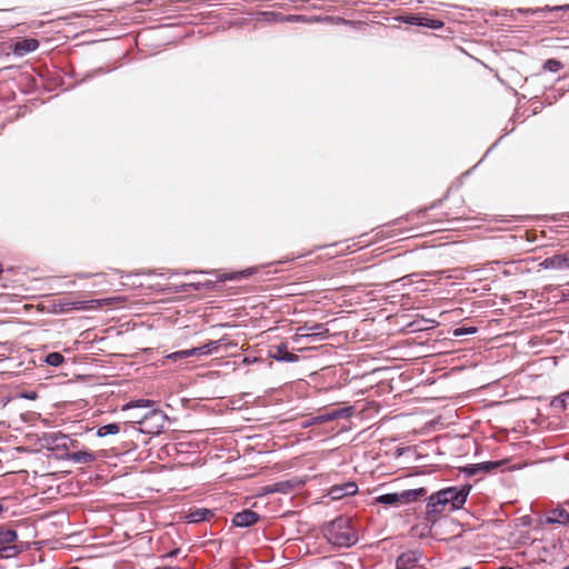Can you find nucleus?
Returning <instances> with one entry per match:
<instances>
[{
    "label": "nucleus",
    "instance_id": "1",
    "mask_svg": "<svg viewBox=\"0 0 569 569\" xmlns=\"http://www.w3.org/2000/svg\"><path fill=\"white\" fill-rule=\"evenodd\" d=\"M469 489L450 487L442 489L429 497L428 508L430 512L440 513L447 509H459L466 502Z\"/></svg>",
    "mask_w": 569,
    "mask_h": 569
},
{
    "label": "nucleus",
    "instance_id": "2",
    "mask_svg": "<svg viewBox=\"0 0 569 569\" xmlns=\"http://www.w3.org/2000/svg\"><path fill=\"white\" fill-rule=\"evenodd\" d=\"M328 541L338 547H349L357 541L356 533L348 518H337L331 521L325 532Z\"/></svg>",
    "mask_w": 569,
    "mask_h": 569
},
{
    "label": "nucleus",
    "instance_id": "3",
    "mask_svg": "<svg viewBox=\"0 0 569 569\" xmlns=\"http://www.w3.org/2000/svg\"><path fill=\"white\" fill-rule=\"evenodd\" d=\"M426 490L423 488L415 489V490H406L401 493H387L376 498L378 503L383 505H397L399 502H408L411 500H416L418 497L425 495Z\"/></svg>",
    "mask_w": 569,
    "mask_h": 569
},
{
    "label": "nucleus",
    "instance_id": "4",
    "mask_svg": "<svg viewBox=\"0 0 569 569\" xmlns=\"http://www.w3.org/2000/svg\"><path fill=\"white\" fill-rule=\"evenodd\" d=\"M17 538L14 530H0V557L9 558L18 553V548L13 546Z\"/></svg>",
    "mask_w": 569,
    "mask_h": 569
},
{
    "label": "nucleus",
    "instance_id": "5",
    "mask_svg": "<svg viewBox=\"0 0 569 569\" xmlns=\"http://www.w3.org/2000/svg\"><path fill=\"white\" fill-rule=\"evenodd\" d=\"M358 491V486L355 482H347L339 486L331 487L329 496L333 500L341 499L346 496H352Z\"/></svg>",
    "mask_w": 569,
    "mask_h": 569
},
{
    "label": "nucleus",
    "instance_id": "6",
    "mask_svg": "<svg viewBox=\"0 0 569 569\" xmlns=\"http://www.w3.org/2000/svg\"><path fill=\"white\" fill-rule=\"evenodd\" d=\"M259 519L258 513L252 510H243L234 515L232 523L236 527H249L256 523Z\"/></svg>",
    "mask_w": 569,
    "mask_h": 569
},
{
    "label": "nucleus",
    "instance_id": "7",
    "mask_svg": "<svg viewBox=\"0 0 569 569\" xmlns=\"http://www.w3.org/2000/svg\"><path fill=\"white\" fill-rule=\"evenodd\" d=\"M39 47V42L36 39H22L14 43V54L22 57L29 52L36 51Z\"/></svg>",
    "mask_w": 569,
    "mask_h": 569
},
{
    "label": "nucleus",
    "instance_id": "8",
    "mask_svg": "<svg viewBox=\"0 0 569 569\" xmlns=\"http://www.w3.org/2000/svg\"><path fill=\"white\" fill-rule=\"evenodd\" d=\"M113 302V299H94L88 301H79L74 303V309L77 310H97L103 307L110 306Z\"/></svg>",
    "mask_w": 569,
    "mask_h": 569
},
{
    "label": "nucleus",
    "instance_id": "9",
    "mask_svg": "<svg viewBox=\"0 0 569 569\" xmlns=\"http://www.w3.org/2000/svg\"><path fill=\"white\" fill-rule=\"evenodd\" d=\"M269 355L271 358L278 361L295 362L298 359L296 355L288 351V348L284 343L276 346L272 350H270Z\"/></svg>",
    "mask_w": 569,
    "mask_h": 569
},
{
    "label": "nucleus",
    "instance_id": "10",
    "mask_svg": "<svg viewBox=\"0 0 569 569\" xmlns=\"http://www.w3.org/2000/svg\"><path fill=\"white\" fill-rule=\"evenodd\" d=\"M419 558L420 556L416 551L403 552L397 559V569H410L418 562Z\"/></svg>",
    "mask_w": 569,
    "mask_h": 569
},
{
    "label": "nucleus",
    "instance_id": "11",
    "mask_svg": "<svg viewBox=\"0 0 569 569\" xmlns=\"http://www.w3.org/2000/svg\"><path fill=\"white\" fill-rule=\"evenodd\" d=\"M540 266L543 269H567L569 268V259L563 256H553L545 259Z\"/></svg>",
    "mask_w": 569,
    "mask_h": 569
},
{
    "label": "nucleus",
    "instance_id": "12",
    "mask_svg": "<svg viewBox=\"0 0 569 569\" xmlns=\"http://www.w3.org/2000/svg\"><path fill=\"white\" fill-rule=\"evenodd\" d=\"M148 418L154 419L157 422H160V427H162V422L166 420V415L158 409H152L149 413L143 416L132 415L130 417V421L134 423H142V421Z\"/></svg>",
    "mask_w": 569,
    "mask_h": 569
},
{
    "label": "nucleus",
    "instance_id": "13",
    "mask_svg": "<svg viewBox=\"0 0 569 569\" xmlns=\"http://www.w3.org/2000/svg\"><path fill=\"white\" fill-rule=\"evenodd\" d=\"M569 521V513L563 509H553L547 513V523L565 525Z\"/></svg>",
    "mask_w": 569,
    "mask_h": 569
},
{
    "label": "nucleus",
    "instance_id": "14",
    "mask_svg": "<svg viewBox=\"0 0 569 569\" xmlns=\"http://www.w3.org/2000/svg\"><path fill=\"white\" fill-rule=\"evenodd\" d=\"M70 459L77 463H87L93 461L94 456L88 451H77L70 455Z\"/></svg>",
    "mask_w": 569,
    "mask_h": 569
},
{
    "label": "nucleus",
    "instance_id": "15",
    "mask_svg": "<svg viewBox=\"0 0 569 569\" xmlns=\"http://www.w3.org/2000/svg\"><path fill=\"white\" fill-rule=\"evenodd\" d=\"M153 405H154V402L152 400L139 399V400L130 401V402L126 403L122 407V410L126 411V410H130V409H134V408H152Z\"/></svg>",
    "mask_w": 569,
    "mask_h": 569
},
{
    "label": "nucleus",
    "instance_id": "16",
    "mask_svg": "<svg viewBox=\"0 0 569 569\" xmlns=\"http://www.w3.org/2000/svg\"><path fill=\"white\" fill-rule=\"evenodd\" d=\"M208 515H210V511L208 509H198L196 511L190 512L186 518L188 522H199L204 520Z\"/></svg>",
    "mask_w": 569,
    "mask_h": 569
},
{
    "label": "nucleus",
    "instance_id": "17",
    "mask_svg": "<svg viewBox=\"0 0 569 569\" xmlns=\"http://www.w3.org/2000/svg\"><path fill=\"white\" fill-rule=\"evenodd\" d=\"M119 431H120L119 425H117V423H109V425L101 426L98 429L97 435H98V437H106V436H109V435H116Z\"/></svg>",
    "mask_w": 569,
    "mask_h": 569
},
{
    "label": "nucleus",
    "instance_id": "18",
    "mask_svg": "<svg viewBox=\"0 0 569 569\" xmlns=\"http://www.w3.org/2000/svg\"><path fill=\"white\" fill-rule=\"evenodd\" d=\"M218 348V342L217 341H211L207 345H203L201 347H198V348H192V350L196 351V356H207V355H210L212 353L213 350H216Z\"/></svg>",
    "mask_w": 569,
    "mask_h": 569
},
{
    "label": "nucleus",
    "instance_id": "19",
    "mask_svg": "<svg viewBox=\"0 0 569 569\" xmlns=\"http://www.w3.org/2000/svg\"><path fill=\"white\" fill-rule=\"evenodd\" d=\"M193 356H196V351L192 350V348H191V349H187V350L172 352V353L168 355L167 358L170 360L177 361V360L184 359L188 357H193Z\"/></svg>",
    "mask_w": 569,
    "mask_h": 569
},
{
    "label": "nucleus",
    "instance_id": "20",
    "mask_svg": "<svg viewBox=\"0 0 569 569\" xmlns=\"http://www.w3.org/2000/svg\"><path fill=\"white\" fill-rule=\"evenodd\" d=\"M407 22H409L411 24L428 26L426 20L420 17H410V18H408ZM440 26H441V22L435 21V20H432L431 23L429 24V27H431L433 29H437Z\"/></svg>",
    "mask_w": 569,
    "mask_h": 569
},
{
    "label": "nucleus",
    "instance_id": "21",
    "mask_svg": "<svg viewBox=\"0 0 569 569\" xmlns=\"http://www.w3.org/2000/svg\"><path fill=\"white\" fill-rule=\"evenodd\" d=\"M64 358L59 352H51L46 357V362L50 366L58 367L63 362Z\"/></svg>",
    "mask_w": 569,
    "mask_h": 569
},
{
    "label": "nucleus",
    "instance_id": "22",
    "mask_svg": "<svg viewBox=\"0 0 569 569\" xmlns=\"http://www.w3.org/2000/svg\"><path fill=\"white\" fill-rule=\"evenodd\" d=\"M323 332H325L323 327L321 325H317V326L306 330V332L299 333V336H301V337H311V336L322 335Z\"/></svg>",
    "mask_w": 569,
    "mask_h": 569
},
{
    "label": "nucleus",
    "instance_id": "23",
    "mask_svg": "<svg viewBox=\"0 0 569 569\" xmlns=\"http://www.w3.org/2000/svg\"><path fill=\"white\" fill-rule=\"evenodd\" d=\"M560 62L553 59H550L545 63V68L551 72H557L560 69Z\"/></svg>",
    "mask_w": 569,
    "mask_h": 569
},
{
    "label": "nucleus",
    "instance_id": "24",
    "mask_svg": "<svg viewBox=\"0 0 569 569\" xmlns=\"http://www.w3.org/2000/svg\"><path fill=\"white\" fill-rule=\"evenodd\" d=\"M476 332V328H458L455 330V336L460 337L462 335L473 333Z\"/></svg>",
    "mask_w": 569,
    "mask_h": 569
},
{
    "label": "nucleus",
    "instance_id": "25",
    "mask_svg": "<svg viewBox=\"0 0 569 569\" xmlns=\"http://www.w3.org/2000/svg\"><path fill=\"white\" fill-rule=\"evenodd\" d=\"M569 400V392L563 395V401Z\"/></svg>",
    "mask_w": 569,
    "mask_h": 569
},
{
    "label": "nucleus",
    "instance_id": "26",
    "mask_svg": "<svg viewBox=\"0 0 569 569\" xmlns=\"http://www.w3.org/2000/svg\"><path fill=\"white\" fill-rule=\"evenodd\" d=\"M156 569H174V568H171V567H163V568H156Z\"/></svg>",
    "mask_w": 569,
    "mask_h": 569
},
{
    "label": "nucleus",
    "instance_id": "27",
    "mask_svg": "<svg viewBox=\"0 0 569 569\" xmlns=\"http://www.w3.org/2000/svg\"><path fill=\"white\" fill-rule=\"evenodd\" d=\"M499 569H512V568H509V567H501Z\"/></svg>",
    "mask_w": 569,
    "mask_h": 569
},
{
    "label": "nucleus",
    "instance_id": "28",
    "mask_svg": "<svg viewBox=\"0 0 569 569\" xmlns=\"http://www.w3.org/2000/svg\"><path fill=\"white\" fill-rule=\"evenodd\" d=\"M563 569H569V566L565 567Z\"/></svg>",
    "mask_w": 569,
    "mask_h": 569
},
{
    "label": "nucleus",
    "instance_id": "29",
    "mask_svg": "<svg viewBox=\"0 0 569 569\" xmlns=\"http://www.w3.org/2000/svg\"><path fill=\"white\" fill-rule=\"evenodd\" d=\"M2 511V507L0 506V512Z\"/></svg>",
    "mask_w": 569,
    "mask_h": 569
}]
</instances>
